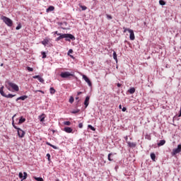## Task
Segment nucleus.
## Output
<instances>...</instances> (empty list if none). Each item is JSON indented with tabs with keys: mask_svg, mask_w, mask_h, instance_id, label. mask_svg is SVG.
<instances>
[{
	"mask_svg": "<svg viewBox=\"0 0 181 181\" xmlns=\"http://www.w3.org/2000/svg\"><path fill=\"white\" fill-rule=\"evenodd\" d=\"M57 35L59 37L56 39L57 42L62 40V39H65L66 42H70V40H76V37L71 34H57Z\"/></svg>",
	"mask_w": 181,
	"mask_h": 181,
	"instance_id": "1",
	"label": "nucleus"
},
{
	"mask_svg": "<svg viewBox=\"0 0 181 181\" xmlns=\"http://www.w3.org/2000/svg\"><path fill=\"white\" fill-rule=\"evenodd\" d=\"M1 21H3V22H4V23H6V25H7V26H9V28L13 26V21H12V20H11V18H9L5 16H1Z\"/></svg>",
	"mask_w": 181,
	"mask_h": 181,
	"instance_id": "2",
	"label": "nucleus"
},
{
	"mask_svg": "<svg viewBox=\"0 0 181 181\" xmlns=\"http://www.w3.org/2000/svg\"><path fill=\"white\" fill-rule=\"evenodd\" d=\"M0 94L2 95V97H5L6 98H13L16 95H12L9 93L8 95L5 94V92H4V86H1L0 88Z\"/></svg>",
	"mask_w": 181,
	"mask_h": 181,
	"instance_id": "3",
	"label": "nucleus"
},
{
	"mask_svg": "<svg viewBox=\"0 0 181 181\" xmlns=\"http://www.w3.org/2000/svg\"><path fill=\"white\" fill-rule=\"evenodd\" d=\"M60 76L62 78H69V77H74V74H71L69 71L62 72Z\"/></svg>",
	"mask_w": 181,
	"mask_h": 181,
	"instance_id": "4",
	"label": "nucleus"
},
{
	"mask_svg": "<svg viewBox=\"0 0 181 181\" xmlns=\"http://www.w3.org/2000/svg\"><path fill=\"white\" fill-rule=\"evenodd\" d=\"M180 152H181V144H179L177 148H174L173 150L171 155L172 156H175V155H177V153H180Z\"/></svg>",
	"mask_w": 181,
	"mask_h": 181,
	"instance_id": "5",
	"label": "nucleus"
},
{
	"mask_svg": "<svg viewBox=\"0 0 181 181\" xmlns=\"http://www.w3.org/2000/svg\"><path fill=\"white\" fill-rule=\"evenodd\" d=\"M8 86L14 90V91H19V86L16 85V83H13L12 82H8Z\"/></svg>",
	"mask_w": 181,
	"mask_h": 181,
	"instance_id": "6",
	"label": "nucleus"
},
{
	"mask_svg": "<svg viewBox=\"0 0 181 181\" xmlns=\"http://www.w3.org/2000/svg\"><path fill=\"white\" fill-rule=\"evenodd\" d=\"M16 129L18 131V135L19 138H23V136H25V132L22 130L21 128H18Z\"/></svg>",
	"mask_w": 181,
	"mask_h": 181,
	"instance_id": "7",
	"label": "nucleus"
},
{
	"mask_svg": "<svg viewBox=\"0 0 181 181\" xmlns=\"http://www.w3.org/2000/svg\"><path fill=\"white\" fill-rule=\"evenodd\" d=\"M83 78L88 84L89 87H91V86H93V84L91 83V81H90L87 76L83 75Z\"/></svg>",
	"mask_w": 181,
	"mask_h": 181,
	"instance_id": "8",
	"label": "nucleus"
},
{
	"mask_svg": "<svg viewBox=\"0 0 181 181\" xmlns=\"http://www.w3.org/2000/svg\"><path fill=\"white\" fill-rule=\"evenodd\" d=\"M59 25L61 26V29H63L64 30H67V29H69V27H67L66 22L59 23Z\"/></svg>",
	"mask_w": 181,
	"mask_h": 181,
	"instance_id": "9",
	"label": "nucleus"
},
{
	"mask_svg": "<svg viewBox=\"0 0 181 181\" xmlns=\"http://www.w3.org/2000/svg\"><path fill=\"white\" fill-rule=\"evenodd\" d=\"M129 33H130V35H129L130 40H135V34L134 33V30H129Z\"/></svg>",
	"mask_w": 181,
	"mask_h": 181,
	"instance_id": "10",
	"label": "nucleus"
},
{
	"mask_svg": "<svg viewBox=\"0 0 181 181\" xmlns=\"http://www.w3.org/2000/svg\"><path fill=\"white\" fill-rule=\"evenodd\" d=\"M33 78H37V80L40 83H45V79L42 78V77H40V76H39V75L33 76Z\"/></svg>",
	"mask_w": 181,
	"mask_h": 181,
	"instance_id": "11",
	"label": "nucleus"
},
{
	"mask_svg": "<svg viewBox=\"0 0 181 181\" xmlns=\"http://www.w3.org/2000/svg\"><path fill=\"white\" fill-rule=\"evenodd\" d=\"M89 104H90V96H86L84 101L85 108H87Z\"/></svg>",
	"mask_w": 181,
	"mask_h": 181,
	"instance_id": "12",
	"label": "nucleus"
},
{
	"mask_svg": "<svg viewBox=\"0 0 181 181\" xmlns=\"http://www.w3.org/2000/svg\"><path fill=\"white\" fill-rule=\"evenodd\" d=\"M64 131L67 134H71V132H73V129L71 127H66L64 128Z\"/></svg>",
	"mask_w": 181,
	"mask_h": 181,
	"instance_id": "13",
	"label": "nucleus"
},
{
	"mask_svg": "<svg viewBox=\"0 0 181 181\" xmlns=\"http://www.w3.org/2000/svg\"><path fill=\"white\" fill-rule=\"evenodd\" d=\"M45 117L46 115H45V113H42L41 115L38 117V119H40V122H44Z\"/></svg>",
	"mask_w": 181,
	"mask_h": 181,
	"instance_id": "14",
	"label": "nucleus"
},
{
	"mask_svg": "<svg viewBox=\"0 0 181 181\" xmlns=\"http://www.w3.org/2000/svg\"><path fill=\"white\" fill-rule=\"evenodd\" d=\"M127 144H128L129 148H135L136 146V143L127 141Z\"/></svg>",
	"mask_w": 181,
	"mask_h": 181,
	"instance_id": "15",
	"label": "nucleus"
},
{
	"mask_svg": "<svg viewBox=\"0 0 181 181\" xmlns=\"http://www.w3.org/2000/svg\"><path fill=\"white\" fill-rule=\"evenodd\" d=\"M28 98V95H23L16 99V101H19V100H21L22 101H25Z\"/></svg>",
	"mask_w": 181,
	"mask_h": 181,
	"instance_id": "16",
	"label": "nucleus"
},
{
	"mask_svg": "<svg viewBox=\"0 0 181 181\" xmlns=\"http://www.w3.org/2000/svg\"><path fill=\"white\" fill-rule=\"evenodd\" d=\"M54 11V6H50L49 8H47L46 12H53Z\"/></svg>",
	"mask_w": 181,
	"mask_h": 181,
	"instance_id": "17",
	"label": "nucleus"
},
{
	"mask_svg": "<svg viewBox=\"0 0 181 181\" xmlns=\"http://www.w3.org/2000/svg\"><path fill=\"white\" fill-rule=\"evenodd\" d=\"M166 144V141L160 140L159 143H158V146H163V144Z\"/></svg>",
	"mask_w": 181,
	"mask_h": 181,
	"instance_id": "18",
	"label": "nucleus"
},
{
	"mask_svg": "<svg viewBox=\"0 0 181 181\" xmlns=\"http://www.w3.org/2000/svg\"><path fill=\"white\" fill-rule=\"evenodd\" d=\"M26 121V119L23 118V117H21L18 121V124H23Z\"/></svg>",
	"mask_w": 181,
	"mask_h": 181,
	"instance_id": "19",
	"label": "nucleus"
},
{
	"mask_svg": "<svg viewBox=\"0 0 181 181\" xmlns=\"http://www.w3.org/2000/svg\"><path fill=\"white\" fill-rule=\"evenodd\" d=\"M113 59L115 60V62H118V58L117 57V52L115 51L113 52Z\"/></svg>",
	"mask_w": 181,
	"mask_h": 181,
	"instance_id": "20",
	"label": "nucleus"
},
{
	"mask_svg": "<svg viewBox=\"0 0 181 181\" xmlns=\"http://www.w3.org/2000/svg\"><path fill=\"white\" fill-rule=\"evenodd\" d=\"M152 160H155V159H156V155H155V153H151L150 155Z\"/></svg>",
	"mask_w": 181,
	"mask_h": 181,
	"instance_id": "21",
	"label": "nucleus"
},
{
	"mask_svg": "<svg viewBox=\"0 0 181 181\" xmlns=\"http://www.w3.org/2000/svg\"><path fill=\"white\" fill-rule=\"evenodd\" d=\"M49 43V40L45 39L43 41H42V45H44V46H46Z\"/></svg>",
	"mask_w": 181,
	"mask_h": 181,
	"instance_id": "22",
	"label": "nucleus"
},
{
	"mask_svg": "<svg viewBox=\"0 0 181 181\" xmlns=\"http://www.w3.org/2000/svg\"><path fill=\"white\" fill-rule=\"evenodd\" d=\"M128 93H129L130 94H134V93H135V88H131L129 90Z\"/></svg>",
	"mask_w": 181,
	"mask_h": 181,
	"instance_id": "23",
	"label": "nucleus"
},
{
	"mask_svg": "<svg viewBox=\"0 0 181 181\" xmlns=\"http://www.w3.org/2000/svg\"><path fill=\"white\" fill-rule=\"evenodd\" d=\"M78 6L81 8L82 11H86L87 9V6H83L81 4H79Z\"/></svg>",
	"mask_w": 181,
	"mask_h": 181,
	"instance_id": "24",
	"label": "nucleus"
},
{
	"mask_svg": "<svg viewBox=\"0 0 181 181\" xmlns=\"http://www.w3.org/2000/svg\"><path fill=\"white\" fill-rule=\"evenodd\" d=\"M111 156H112V153H110L107 156V159L110 160V162H112V158H111Z\"/></svg>",
	"mask_w": 181,
	"mask_h": 181,
	"instance_id": "25",
	"label": "nucleus"
},
{
	"mask_svg": "<svg viewBox=\"0 0 181 181\" xmlns=\"http://www.w3.org/2000/svg\"><path fill=\"white\" fill-rule=\"evenodd\" d=\"M49 91L50 94H54L56 93V90H54V88H50Z\"/></svg>",
	"mask_w": 181,
	"mask_h": 181,
	"instance_id": "26",
	"label": "nucleus"
},
{
	"mask_svg": "<svg viewBox=\"0 0 181 181\" xmlns=\"http://www.w3.org/2000/svg\"><path fill=\"white\" fill-rule=\"evenodd\" d=\"M159 4H160V5H161L162 6H163L164 5H166V2H165V1H163V0H160V1H159Z\"/></svg>",
	"mask_w": 181,
	"mask_h": 181,
	"instance_id": "27",
	"label": "nucleus"
},
{
	"mask_svg": "<svg viewBox=\"0 0 181 181\" xmlns=\"http://www.w3.org/2000/svg\"><path fill=\"white\" fill-rule=\"evenodd\" d=\"M69 103H70V104H73L74 103V98L73 96L70 97Z\"/></svg>",
	"mask_w": 181,
	"mask_h": 181,
	"instance_id": "28",
	"label": "nucleus"
},
{
	"mask_svg": "<svg viewBox=\"0 0 181 181\" xmlns=\"http://www.w3.org/2000/svg\"><path fill=\"white\" fill-rule=\"evenodd\" d=\"M64 125H67L69 127L71 125V122L70 121L64 122Z\"/></svg>",
	"mask_w": 181,
	"mask_h": 181,
	"instance_id": "29",
	"label": "nucleus"
},
{
	"mask_svg": "<svg viewBox=\"0 0 181 181\" xmlns=\"http://www.w3.org/2000/svg\"><path fill=\"white\" fill-rule=\"evenodd\" d=\"M71 112V114H78V112H80V109H77L76 110H73Z\"/></svg>",
	"mask_w": 181,
	"mask_h": 181,
	"instance_id": "30",
	"label": "nucleus"
},
{
	"mask_svg": "<svg viewBox=\"0 0 181 181\" xmlns=\"http://www.w3.org/2000/svg\"><path fill=\"white\" fill-rule=\"evenodd\" d=\"M23 176V180H26V178L28 177V173L26 172H24Z\"/></svg>",
	"mask_w": 181,
	"mask_h": 181,
	"instance_id": "31",
	"label": "nucleus"
},
{
	"mask_svg": "<svg viewBox=\"0 0 181 181\" xmlns=\"http://www.w3.org/2000/svg\"><path fill=\"white\" fill-rule=\"evenodd\" d=\"M34 179L37 181H44L42 177H34Z\"/></svg>",
	"mask_w": 181,
	"mask_h": 181,
	"instance_id": "32",
	"label": "nucleus"
},
{
	"mask_svg": "<svg viewBox=\"0 0 181 181\" xmlns=\"http://www.w3.org/2000/svg\"><path fill=\"white\" fill-rule=\"evenodd\" d=\"M88 127L90 128V129H91L92 131H95V128L90 124H88Z\"/></svg>",
	"mask_w": 181,
	"mask_h": 181,
	"instance_id": "33",
	"label": "nucleus"
},
{
	"mask_svg": "<svg viewBox=\"0 0 181 181\" xmlns=\"http://www.w3.org/2000/svg\"><path fill=\"white\" fill-rule=\"evenodd\" d=\"M123 29H124V31H123L124 33H126V32H129V30H131V29L127 28L125 27H124Z\"/></svg>",
	"mask_w": 181,
	"mask_h": 181,
	"instance_id": "34",
	"label": "nucleus"
},
{
	"mask_svg": "<svg viewBox=\"0 0 181 181\" xmlns=\"http://www.w3.org/2000/svg\"><path fill=\"white\" fill-rule=\"evenodd\" d=\"M12 125H13V128H15V129H18V127L15 125V121L13 119L12 122Z\"/></svg>",
	"mask_w": 181,
	"mask_h": 181,
	"instance_id": "35",
	"label": "nucleus"
},
{
	"mask_svg": "<svg viewBox=\"0 0 181 181\" xmlns=\"http://www.w3.org/2000/svg\"><path fill=\"white\" fill-rule=\"evenodd\" d=\"M42 59H46V57H47L46 52H42Z\"/></svg>",
	"mask_w": 181,
	"mask_h": 181,
	"instance_id": "36",
	"label": "nucleus"
},
{
	"mask_svg": "<svg viewBox=\"0 0 181 181\" xmlns=\"http://www.w3.org/2000/svg\"><path fill=\"white\" fill-rule=\"evenodd\" d=\"M22 28V25L21 24H18V26L16 28V30H19Z\"/></svg>",
	"mask_w": 181,
	"mask_h": 181,
	"instance_id": "37",
	"label": "nucleus"
},
{
	"mask_svg": "<svg viewBox=\"0 0 181 181\" xmlns=\"http://www.w3.org/2000/svg\"><path fill=\"white\" fill-rule=\"evenodd\" d=\"M18 176H19L20 179H23V173H19Z\"/></svg>",
	"mask_w": 181,
	"mask_h": 181,
	"instance_id": "38",
	"label": "nucleus"
},
{
	"mask_svg": "<svg viewBox=\"0 0 181 181\" xmlns=\"http://www.w3.org/2000/svg\"><path fill=\"white\" fill-rule=\"evenodd\" d=\"M27 70H28V71H33V68H30V66H28V67H27Z\"/></svg>",
	"mask_w": 181,
	"mask_h": 181,
	"instance_id": "39",
	"label": "nucleus"
},
{
	"mask_svg": "<svg viewBox=\"0 0 181 181\" xmlns=\"http://www.w3.org/2000/svg\"><path fill=\"white\" fill-rule=\"evenodd\" d=\"M106 16H107V19H109V20L112 19V16L110 15L107 14Z\"/></svg>",
	"mask_w": 181,
	"mask_h": 181,
	"instance_id": "40",
	"label": "nucleus"
},
{
	"mask_svg": "<svg viewBox=\"0 0 181 181\" xmlns=\"http://www.w3.org/2000/svg\"><path fill=\"white\" fill-rule=\"evenodd\" d=\"M37 91L39 93H42V94H45V91H43V90H35V93H37Z\"/></svg>",
	"mask_w": 181,
	"mask_h": 181,
	"instance_id": "41",
	"label": "nucleus"
},
{
	"mask_svg": "<svg viewBox=\"0 0 181 181\" xmlns=\"http://www.w3.org/2000/svg\"><path fill=\"white\" fill-rule=\"evenodd\" d=\"M78 128H83V123L78 124Z\"/></svg>",
	"mask_w": 181,
	"mask_h": 181,
	"instance_id": "42",
	"label": "nucleus"
},
{
	"mask_svg": "<svg viewBox=\"0 0 181 181\" xmlns=\"http://www.w3.org/2000/svg\"><path fill=\"white\" fill-rule=\"evenodd\" d=\"M51 148H53V149H57V146H56L53 144H52V146H51Z\"/></svg>",
	"mask_w": 181,
	"mask_h": 181,
	"instance_id": "43",
	"label": "nucleus"
},
{
	"mask_svg": "<svg viewBox=\"0 0 181 181\" xmlns=\"http://www.w3.org/2000/svg\"><path fill=\"white\" fill-rule=\"evenodd\" d=\"M122 110L123 112H125V111H127V107L122 108Z\"/></svg>",
	"mask_w": 181,
	"mask_h": 181,
	"instance_id": "44",
	"label": "nucleus"
},
{
	"mask_svg": "<svg viewBox=\"0 0 181 181\" xmlns=\"http://www.w3.org/2000/svg\"><path fill=\"white\" fill-rule=\"evenodd\" d=\"M146 138L147 139H148L149 141H151V136L147 135V136H146Z\"/></svg>",
	"mask_w": 181,
	"mask_h": 181,
	"instance_id": "45",
	"label": "nucleus"
},
{
	"mask_svg": "<svg viewBox=\"0 0 181 181\" xmlns=\"http://www.w3.org/2000/svg\"><path fill=\"white\" fill-rule=\"evenodd\" d=\"M46 144H47V145H48L49 146H51V147H52V144H50V143H49V142H46Z\"/></svg>",
	"mask_w": 181,
	"mask_h": 181,
	"instance_id": "46",
	"label": "nucleus"
},
{
	"mask_svg": "<svg viewBox=\"0 0 181 181\" xmlns=\"http://www.w3.org/2000/svg\"><path fill=\"white\" fill-rule=\"evenodd\" d=\"M69 53H73V49H69V52H68V54H69Z\"/></svg>",
	"mask_w": 181,
	"mask_h": 181,
	"instance_id": "47",
	"label": "nucleus"
},
{
	"mask_svg": "<svg viewBox=\"0 0 181 181\" xmlns=\"http://www.w3.org/2000/svg\"><path fill=\"white\" fill-rule=\"evenodd\" d=\"M81 94H83V92H78L77 95H80Z\"/></svg>",
	"mask_w": 181,
	"mask_h": 181,
	"instance_id": "48",
	"label": "nucleus"
},
{
	"mask_svg": "<svg viewBox=\"0 0 181 181\" xmlns=\"http://www.w3.org/2000/svg\"><path fill=\"white\" fill-rule=\"evenodd\" d=\"M54 34H55V35H62V33H58L57 31H55V32H54Z\"/></svg>",
	"mask_w": 181,
	"mask_h": 181,
	"instance_id": "49",
	"label": "nucleus"
},
{
	"mask_svg": "<svg viewBox=\"0 0 181 181\" xmlns=\"http://www.w3.org/2000/svg\"><path fill=\"white\" fill-rule=\"evenodd\" d=\"M47 156L48 159H50V154L47 153Z\"/></svg>",
	"mask_w": 181,
	"mask_h": 181,
	"instance_id": "50",
	"label": "nucleus"
},
{
	"mask_svg": "<svg viewBox=\"0 0 181 181\" xmlns=\"http://www.w3.org/2000/svg\"><path fill=\"white\" fill-rule=\"evenodd\" d=\"M6 88L11 91V88L8 87V86H6Z\"/></svg>",
	"mask_w": 181,
	"mask_h": 181,
	"instance_id": "51",
	"label": "nucleus"
},
{
	"mask_svg": "<svg viewBox=\"0 0 181 181\" xmlns=\"http://www.w3.org/2000/svg\"><path fill=\"white\" fill-rule=\"evenodd\" d=\"M119 110H122V106L121 105H119Z\"/></svg>",
	"mask_w": 181,
	"mask_h": 181,
	"instance_id": "52",
	"label": "nucleus"
},
{
	"mask_svg": "<svg viewBox=\"0 0 181 181\" xmlns=\"http://www.w3.org/2000/svg\"><path fill=\"white\" fill-rule=\"evenodd\" d=\"M117 87H121V83H117Z\"/></svg>",
	"mask_w": 181,
	"mask_h": 181,
	"instance_id": "53",
	"label": "nucleus"
},
{
	"mask_svg": "<svg viewBox=\"0 0 181 181\" xmlns=\"http://www.w3.org/2000/svg\"><path fill=\"white\" fill-rule=\"evenodd\" d=\"M70 57H71L72 59L74 58V57H73V55H70Z\"/></svg>",
	"mask_w": 181,
	"mask_h": 181,
	"instance_id": "54",
	"label": "nucleus"
},
{
	"mask_svg": "<svg viewBox=\"0 0 181 181\" xmlns=\"http://www.w3.org/2000/svg\"><path fill=\"white\" fill-rule=\"evenodd\" d=\"M2 66H4V64L3 63L1 64V67H2Z\"/></svg>",
	"mask_w": 181,
	"mask_h": 181,
	"instance_id": "55",
	"label": "nucleus"
},
{
	"mask_svg": "<svg viewBox=\"0 0 181 181\" xmlns=\"http://www.w3.org/2000/svg\"><path fill=\"white\" fill-rule=\"evenodd\" d=\"M78 98H79L78 97H76V100H78Z\"/></svg>",
	"mask_w": 181,
	"mask_h": 181,
	"instance_id": "56",
	"label": "nucleus"
},
{
	"mask_svg": "<svg viewBox=\"0 0 181 181\" xmlns=\"http://www.w3.org/2000/svg\"><path fill=\"white\" fill-rule=\"evenodd\" d=\"M21 181H23V179H22Z\"/></svg>",
	"mask_w": 181,
	"mask_h": 181,
	"instance_id": "57",
	"label": "nucleus"
},
{
	"mask_svg": "<svg viewBox=\"0 0 181 181\" xmlns=\"http://www.w3.org/2000/svg\"><path fill=\"white\" fill-rule=\"evenodd\" d=\"M57 181H60V180H57Z\"/></svg>",
	"mask_w": 181,
	"mask_h": 181,
	"instance_id": "58",
	"label": "nucleus"
},
{
	"mask_svg": "<svg viewBox=\"0 0 181 181\" xmlns=\"http://www.w3.org/2000/svg\"><path fill=\"white\" fill-rule=\"evenodd\" d=\"M14 117H15V115L13 117V119Z\"/></svg>",
	"mask_w": 181,
	"mask_h": 181,
	"instance_id": "59",
	"label": "nucleus"
}]
</instances>
